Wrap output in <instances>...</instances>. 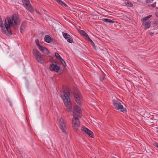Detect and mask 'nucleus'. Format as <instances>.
Returning a JSON list of instances; mask_svg holds the SVG:
<instances>
[{"label":"nucleus","mask_w":158,"mask_h":158,"mask_svg":"<svg viewBox=\"0 0 158 158\" xmlns=\"http://www.w3.org/2000/svg\"><path fill=\"white\" fill-rule=\"evenodd\" d=\"M19 19L18 15L16 14H14L11 17V19L9 17H7L5 20V27L3 26V23L1 16H0V27H1L2 29L4 31H6V30L7 32L6 34L8 35H10L12 34V32L10 28V25H13V22H14L16 27L18 25V22L19 21Z\"/></svg>","instance_id":"f257e3e1"},{"label":"nucleus","mask_w":158,"mask_h":158,"mask_svg":"<svg viewBox=\"0 0 158 158\" xmlns=\"http://www.w3.org/2000/svg\"><path fill=\"white\" fill-rule=\"evenodd\" d=\"M60 94L65 105L67 108L66 110L69 112H71L72 110V106L70 99L69 97L70 91L69 87L65 86L64 87L63 92H60Z\"/></svg>","instance_id":"f03ea898"},{"label":"nucleus","mask_w":158,"mask_h":158,"mask_svg":"<svg viewBox=\"0 0 158 158\" xmlns=\"http://www.w3.org/2000/svg\"><path fill=\"white\" fill-rule=\"evenodd\" d=\"M73 118L72 120V127L75 131L77 130L80 127V122L78 117H81L80 108L78 106H76L73 110Z\"/></svg>","instance_id":"7ed1b4c3"},{"label":"nucleus","mask_w":158,"mask_h":158,"mask_svg":"<svg viewBox=\"0 0 158 158\" xmlns=\"http://www.w3.org/2000/svg\"><path fill=\"white\" fill-rule=\"evenodd\" d=\"M112 102L116 109L120 110L121 111L124 113L126 112V108L123 107L120 102L114 99L112 100Z\"/></svg>","instance_id":"20e7f679"},{"label":"nucleus","mask_w":158,"mask_h":158,"mask_svg":"<svg viewBox=\"0 0 158 158\" xmlns=\"http://www.w3.org/2000/svg\"><path fill=\"white\" fill-rule=\"evenodd\" d=\"M23 5L27 10L31 12L34 11V10L32 6L30 4L29 0H23Z\"/></svg>","instance_id":"39448f33"},{"label":"nucleus","mask_w":158,"mask_h":158,"mask_svg":"<svg viewBox=\"0 0 158 158\" xmlns=\"http://www.w3.org/2000/svg\"><path fill=\"white\" fill-rule=\"evenodd\" d=\"M59 123L60 129L62 132L65 134H67L68 132L66 131V128L64 120L62 118H60L59 120Z\"/></svg>","instance_id":"423d86ee"},{"label":"nucleus","mask_w":158,"mask_h":158,"mask_svg":"<svg viewBox=\"0 0 158 158\" xmlns=\"http://www.w3.org/2000/svg\"><path fill=\"white\" fill-rule=\"evenodd\" d=\"M81 94L79 91L75 89L73 91V96L77 104L80 105L81 103V102L80 100V97Z\"/></svg>","instance_id":"0eeeda50"},{"label":"nucleus","mask_w":158,"mask_h":158,"mask_svg":"<svg viewBox=\"0 0 158 158\" xmlns=\"http://www.w3.org/2000/svg\"><path fill=\"white\" fill-rule=\"evenodd\" d=\"M49 69L50 70L52 71H55L56 73L58 72L60 69V67L56 64L52 63L49 67Z\"/></svg>","instance_id":"6e6552de"},{"label":"nucleus","mask_w":158,"mask_h":158,"mask_svg":"<svg viewBox=\"0 0 158 158\" xmlns=\"http://www.w3.org/2000/svg\"><path fill=\"white\" fill-rule=\"evenodd\" d=\"M81 130L82 131L85 132V133H86L87 134H88L89 136H90L91 137L93 138H94V135L93 132L90 130H89V129L86 128L85 127H82V128L81 129Z\"/></svg>","instance_id":"1a4fd4ad"},{"label":"nucleus","mask_w":158,"mask_h":158,"mask_svg":"<svg viewBox=\"0 0 158 158\" xmlns=\"http://www.w3.org/2000/svg\"><path fill=\"white\" fill-rule=\"evenodd\" d=\"M27 23L25 21L23 22L21 25L20 28V31L21 33H23V31L25 29Z\"/></svg>","instance_id":"9d476101"},{"label":"nucleus","mask_w":158,"mask_h":158,"mask_svg":"<svg viewBox=\"0 0 158 158\" xmlns=\"http://www.w3.org/2000/svg\"><path fill=\"white\" fill-rule=\"evenodd\" d=\"M39 49L45 54H48L49 53L48 50L45 47L42 46V48H40Z\"/></svg>","instance_id":"9b49d317"},{"label":"nucleus","mask_w":158,"mask_h":158,"mask_svg":"<svg viewBox=\"0 0 158 158\" xmlns=\"http://www.w3.org/2000/svg\"><path fill=\"white\" fill-rule=\"evenodd\" d=\"M52 38L49 35H46L44 38V40L45 42L48 43H50L51 42V40H52Z\"/></svg>","instance_id":"f8f14e48"},{"label":"nucleus","mask_w":158,"mask_h":158,"mask_svg":"<svg viewBox=\"0 0 158 158\" xmlns=\"http://www.w3.org/2000/svg\"><path fill=\"white\" fill-rule=\"evenodd\" d=\"M33 55L35 56V58L41 55L40 52L36 49H33Z\"/></svg>","instance_id":"ddd939ff"},{"label":"nucleus","mask_w":158,"mask_h":158,"mask_svg":"<svg viewBox=\"0 0 158 158\" xmlns=\"http://www.w3.org/2000/svg\"><path fill=\"white\" fill-rule=\"evenodd\" d=\"M37 61L41 64L44 63L43 58L41 54L36 58Z\"/></svg>","instance_id":"4468645a"},{"label":"nucleus","mask_w":158,"mask_h":158,"mask_svg":"<svg viewBox=\"0 0 158 158\" xmlns=\"http://www.w3.org/2000/svg\"><path fill=\"white\" fill-rule=\"evenodd\" d=\"M79 32L81 35L85 37L86 39H87V37L89 36L83 30L79 31Z\"/></svg>","instance_id":"2eb2a0df"},{"label":"nucleus","mask_w":158,"mask_h":158,"mask_svg":"<svg viewBox=\"0 0 158 158\" xmlns=\"http://www.w3.org/2000/svg\"><path fill=\"white\" fill-rule=\"evenodd\" d=\"M58 3L62 6L66 7L67 6V5L63 2L61 0H55Z\"/></svg>","instance_id":"dca6fc26"},{"label":"nucleus","mask_w":158,"mask_h":158,"mask_svg":"<svg viewBox=\"0 0 158 158\" xmlns=\"http://www.w3.org/2000/svg\"><path fill=\"white\" fill-rule=\"evenodd\" d=\"M144 27L145 29L149 28L151 25V22H145L144 23Z\"/></svg>","instance_id":"f3484780"},{"label":"nucleus","mask_w":158,"mask_h":158,"mask_svg":"<svg viewBox=\"0 0 158 158\" xmlns=\"http://www.w3.org/2000/svg\"><path fill=\"white\" fill-rule=\"evenodd\" d=\"M103 21L106 23H114V20H111L109 19H105L103 20Z\"/></svg>","instance_id":"a211bd4d"},{"label":"nucleus","mask_w":158,"mask_h":158,"mask_svg":"<svg viewBox=\"0 0 158 158\" xmlns=\"http://www.w3.org/2000/svg\"><path fill=\"white\" fill-rule=\"evenodd\" d=\"M59 60L64 67H65L66 66V64L65 61L62 58Z\"/></svg>","instance_id":"6ab92c4d"},{"label":"nucleus","mask_w":158,"mask_h":158,"mask_svg":"<svg viewBox=\"0 0 158 158\" xmlns=\"http://www.w3.org/2000/svg\"><path fill=\"white\" fill-rule=\"evenodd\" d=\"M35 42L36 45L38 47L39 49L40 48H42V46L40 45L39 43V40L38 39H36L35 40Z\"/></svg>","instance_id":"aec40b11"},{"label":"nucleus","mask_w":158,"mask_h":158,"mask_svg":"<svg viewBox=\"0 0 158 158\" xmlns=\"http://www.w3.org/2000/svg\"><path fill=\"white\" fill-rule=\"evenodd\" d=\"M87 39L88 40V41H90L91 43V45H92L95 48H96L95 46V45L94 43L93 42V41L89 38V37L88 36Z\"/></svg>","instance_id":"412c9836"},{"label":"nucleus","mask_w":158,"mask_h":158,"mask_svg":"<svg viewBox=\"0 0 158 158\" xmlns=\"http://www.w3.org/2000/svg\"><path fill=\"white\" fill-rule=\"evenodd\" d=\"M63 35L65 39H69V38L70 37V35H69L67 33H64L63 34Z\"/></svg>","instance_id":"4be33fe9"},{"label":"nucleus","mask_w":158,"mask_h":158,"mask_svg":"<svg viewBox=\"0 0 158 158\" xmlns=\"http://www.w3.org/2000/svg\"><path fill=\"white\" fill-rule=\"evenodd\" d=\"M125 3L128 6L130 7H132L133 6V4L130 2H125Z\"/></svg>","instance_id":"5701e85b"},{"label":"nucleus","mask_w":158,"mask_h":158,"mask_svg":"<svg viewBox=\"0 0 158 158\" xmlns=\"http://www.w3.org/2000/svg\"><path fill=\"white\" fill-rule=\"evenodd\" d=\"M152 15H150L144 18H143L142 19L143 21H144L147 20H148V19L152 17Z\"/></svg>","instance_id":"b1692460"},{"label":"nucleus","mask_w":158,"mask_h":158,"mask_svg":"<svg viewBox=\"0 0 158 158\" xmlns=\"http://www.w3.org/2000/svg\"><path fill=\"white\" fill-rule=\"evenodd\" d=\"M104 74L103 73H102L100 77V79L101 81H102L104 79Z\"/></svg>","instance_id":"393cba45"},{"label":"nucleus","mask_w":158,"mask_h":158,"mask_svg":"<svg viewBox=\"0 0 158 158\" xmlns=\"http://www.w3.org/2000/svg\"><path fill=\"white\" fill-rule=\"evenodd\" d=\"M55 56L58 60H59L61 58V56L58 53L55 52Z\"/></svg>","instance_id":"a878e982"},{"label":"nucleus","mask_w":158,"mask_h":158,"mask_svg":"<svg viewBox=\"0 0 158 158\" xmlns=\"http://www.w3.org/2000/svg\"><path fill=\"white\" fill-rule=\"evenodd\" d=\"M67 41L68 42L70 43H72L73 42V39L70 36V37L69 38V39H68Z\"/></svg>","instance_id":"bb28decb"},{"label":"nucleus","mask_w":158,"mask_h":158,"mask_svg":"<svg viewBox=\"0 0 158 158\" xmlns=\"http://www.w3.org/2000/svg\"><path fill=\"white\" fill-rule=\"evenodd\" d=\"M156 2H155L152 4L149 5L148 6L149 7H152L153 8H154L156 6Z\"/></svg>","instance_id":"cd10ccee"},{"label":"nucleus","mask_w":158,"mask_h":158,"mask_svg":"<svg viewBox=\"0 0 158 158\" xmlns=\"http://www.w3.org/2000/svg\"><path fill=\"white\" fill-rule=\"evenodd\" d=\"M51 42L55 44H56L57 43V41L55 40L52 38V40H51Z\"/></svg>","instance_id":"c85d7f7f"},{"label":"nucleus","mask_w":158,"mask_h":158,"mask_svg":"<svg viewBox=\"0 0 158 158\" xmlns=\"http://www.w3.org/2000/svg\"><path fill=\"white\" fill-rule=\"evenodd\" d=\"M146 2L147 3H150L152 2L150 0H146Z\"/></svg>","instance_id":"c756f323"},{"label":"nucleus","mask_w":158,"mask_h":158,"mask_svg":"<svg viewBox=\"0 0 158 158\" xmlns=\"http://www.w3.org/2000/svg\"><path fill=\"white\" fill-rule=\"evenodd\" d=\"M154 145L156 147L158 148V143H155Z\"/></svg>","instance_id":"7c9ffc66"},{"label":"nucleus","mask_w":158,"mask_h":158,"mask_svg":"<svg viewBox=\"0 0 158 158\" xmlns=\"http://www.w3.org/2000/svg\"><path fill=\"white\" fill-rule=\"evenodd\" d=\"M150 35H152L153 34V33L151 32H150Z\"/></svg>","instance_id":"2f4dec72"},{"label":"nucleus","mask_w":158,"mask_h":158,"mask_svg":"<svg viewBox=\"0 0 158 158\" xmlns=\"http://www.w3.org/2000/svg\"><path fill=\"white\" fill-rule=\"evenodd\" d=\"M31 18L33 19V18H32V17H31Z\"/></svg>","instance_id":"473e14b6"}]
</instances>
